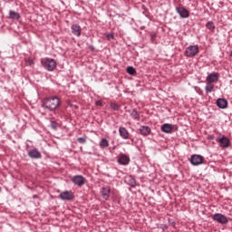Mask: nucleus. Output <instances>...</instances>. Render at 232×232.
Returning a JSON list of instances; mask_svg holds the SVG:
<instances>
[{"label":"nucleus","mask_w":232,"mask_h":232,"mask_svg":"<svg viewBox=\"0 0 232 232\" xmlns=\"http://www.w3.org/2000/svg\"><path fill=\"white\" fill-rule=\"evenodd\" d=\"M218 142H219L220 148H223V149L227 148L231 144V141L229 140V138L226 137L225 135H223L219 139Z\"/></svg>","instance_id":"9b49d317"},{"label":"nucleus","mask_w":232,"mask_h":232,"mask_svg":"<svg viewBox=\"0 0 232 232\" xmlns=\"http://www.w3.org/2000/svg\"><path fill=\"white\" fill-rule=\"evenodd\" d=\"M50 128H52V130H57V128H59V123L55 121H50Z\"/></svg>","instance_id":"a878e982"},{"label":"nucleus","mask_w":232,"mask_h":232,"mask_svg":"<svg viewBox=\"0 0 232 232\" xmlns=\"http://www.w3.org/2000/svg\"><path fill=\"white\" fill-rule=\"evenodd\" d=\"M111 108L112 110H114V111H119V110H120L119 104H117V103H115V102H111Z\"/></svg>","instance_id":"bb28decb"},{"label":"nucleus","mask_w":232,"mask_h":232,"mask_svg":"<svg viewBox=\"0 0 232 232\" xmlns=\"http://www.w3.org/2000/svg\"><path fill=\"white\" fill-rule=\"evenodd\" d=\"M212 219L215 222H218V224H221V225H226L229 222V220L227 219V217H226V215L222 214V213H216L213 215Z\"/></svg>","instance_id":"20e7f679"},{"label":"nucleus","mask_w":232,"mask_h":232,"mask_svg":"<svg viewBox=\"0 0 232 232\" xmlns=\"http://www.w3.org/2000/svg\"><path fill=\"white\" fill-rule=\"evenodd\" d=\"M42 64L47 72H53V70L57 68V62L53 60V58H44Z\"/></svg>","instance_id":"f03ea898"},{"label":"nucleus","mask_w":232,"mask_h":232,"mask_svg":"<svg viewBox=\"0 0 232 232\" xmlns=\"http://www.w3.org/2000/svg\"><path fill=\"white\" fill-rule=\"evenodd\" d=\"M72 34L73 35H76V37H81V34L82 32V29L81 28V25L75 24L71 26Z\"/></svg>","instance_id":"f8f14e48"},{"label":"nucleus","mask_w":232,"mask_h":232,"mask_svg":"<svg viewBox=\"0 0 232 232\" xmlns=\"http://www.w3.org/2000/svg\"><path fill=\"white\" fill-rule=\"evenodd\" d=\"M26 63L29 66H32V64H34V58L32 57L27 58Z\"/></svg>","instance_id":"c756f323"},{"label":"nucleus","mask_w":232,"mask_h":232,"mask_svg":"<svg viewBox=\"0 0 232 232\" xmlns=\"http://www.w3.org/2000/svg\"><path fill=\"white\" fill-rule=\"evenodd\" d=\"M176 12L181 19H188V17H189V11H188L184 6H177Z\"/></svg>","instance_id":"0eeeda50"},{"label":"nucleus","mask_w":232,"mask_h":232,"mask_svg":"<svg viewBox=\"0 0 232 232\" xmlns=\"http://www.w3.org/2000/svg\"><path fill=\"white\" fill-rule=\"evenodd\" d=\"M217 106L218 108H220L221 110H226L227 108V100L224 98H218L217 100Z\"/></svg>","instance_id":"dca6fc26"},{"label":"nucleus","mask_w":232,"mask_h":232,"mask_svg":"<svg viewBox=\"0 0 232 232\" xmlns=\"http://www.w3.org/2000/svg\"><path fill=\"white\" fill-rule=\"evenodd\" d=\"M129 113L133 121H140V114H139L136 109L129 111Z\"/></svg>","instance_id":"412c9836"},{"label":"nucleus","mask_w":232,"mask_h":232,"mask_svg":"<svg viewBox=\"0 0 232 232\" xmlns=\"http://www.w3.org/2000/svg\"><path fill=\"white\" fill-rule=\"evenodd\" d=\"M101 150H106L110 146V140L108 139L102 138L99 144Z\"/></svg>","instance_id":"4be33fe9"},{"label":"nucleus","mask_w":232,"mask_h":232,"mask_svg":"<svg viewBox=\"0 0 232 232\" xmlns=\"http://www.w3.org/2000/svg\"><path fill=\"white\" fill-rule=\"evenodd\" d=\"M202 162H204V157L201 155L194 154L190 158V164H192V166H200Z\"/></svg>","instance_id":"423d86ee"},{"label":"nucleus","mask_w":232,"mask_h":232,"mask_svg":"<svg viewBox=\"0 0 232 232\" xmlns=\"http://www.w3.org/2000/svg\"><path fill=\"white\" fill-rule=\"evenodd\" d=\"M119 133H120V137L122 138L123 140H128V139H130V132L126 128L120 127Z\"/></svg>","instance_id":"4468645a"},{"label":"nucleus","mask_w":232,"mask_h":232,"mask_svg":"<svg viewBox=\"0 0 232 232\" xmlns=\"http://www.w3.org/2000/svg\"><path fill=\"white\" fill-rule=\"evenodd\" d=\"M27 155L28 157H30V159H34V160L43 159V154H41V151H39V150H37L36 148L29 150L27 152Z\"/></svg>","instance_id":"6e6552de"},{"label":"nucleus","mask_w":232,"mask_h":232,"mask_svg":"<svg viewBox=\"0 0 232 232\" xmlns=\"http://www.w3.org/2000/svg\"><path fill=\"white\" fill-rule=\"evenodd\" d=\"M59 197L62 200L65 201L73 200V198H75L73 192L69 190L63 191L62 193H60Z\"/></svg>","instance_id":"1a4fd4ad"},{"label":"nucleus","mask_w":232,"mask_h":232,"mask_svg":"<svg viewBox=\"0 0 232 232\" xmlns=\"http://www.w3.org/2000/svg\"><path fill=\"white\" fill-rule=\"evenodd\" d=\"M95 104H96V106H102V102L96 101Z\"/></svg>","instance_id":"7c9ffc66"},{"label":"nucleus","mask_w":232,"mask_h":232,"mask_svg":"<svg viewBox=\"0 0 232 232\" xmlns=\"http://www.w3.org/2000/svg\"><path fill=\"white\" fill-rule=\"evenodd\" d=\"M140 135H143V137H148V135L151 133V128H150V126H140Z\"/></svg>","instance_id":"f3484780"},{"label":"nucleus","mask_w":232,"mask_h":232,"mask_svg":"<svg viewBox=\"0 0 232 232\" xmlns=\"http://www.w3.org/2000/svg\"><path fill=\"white\" fill-rule=\"evenodd\" d=\"M130 156L124 153H121L118 157V164L121 166H128V164H130Z\"/></svg>","instance_id":"9d476101"},{"label":"nucleus","mask_w":232,"mask_h":232,"mask_svg":"<svg viewBox=\"0 0 232 232\" xmlns=\"http://www.w3.org/2000/svg\"><path fill=\"white\" fill-rule=\"evenodd\" d=\"M207 81L211 83L218 82V73L211 72L210 74L208 75Z\"/></svg>","instance_id":"a211bd4d"},{"label":"nucleus","mask_w":232,"mask_h":232,"mask_svg":"<svg viewBox=\"0 0 232 232\" xmlns=\"http://www.w3.org/2000/svg\"><path fill=\"white\" fill-rule=\"evenodd\" d=\"M206 28H208V30H209L210 32H215V23L208 21L206 24Z\"/></svg>","instance_id":"b1692460"},{"label":"nucleus","mask_w":232,"mask_h":232,"mask_svg":"<svg viewBox=\"0 0 232 232\" xmlns=\"http://www.w3.org/2000/svg\"><path fill=\"white\" fill-rule=\"evenodd\" d=\"M9 19H12L13 21H19L21 19V14L15 11H9Z\"/></svg>","instance_id":"aec40b11"},{"label":"nucleus","mask_w":232,"mask_h":232,"mask_svg":"<svg viewBox=\"0 0 232 232\" xmlns=\"http://www.w3.org/2000/svg\"><path fill=\"white\" fill-rule=\"evenodd\" d=\"M72 182L74 184V186L81 188L86 184V178H84L82 175H75L72 178Z\"/></svg>","instance_id":"39448f33"},{"label":"nucleus","mask_w":232,"mask_h":232,"mask_svg":"<svg viewBox=\"0 0 232 232\" xmlns=\"http://www.w3.org/2000/svg\"><path fill=\"white\" fill-rule=\"evenodd\" d=\"M79 144H86V137H81L77 139Z\"/></svg>","instance_id":"c85d7f7f"},{"label":"nucleus","mask_w":232,"mask_h":232,"mask_svg":"<svg viewBox=\"0 0 232 232\" xmlns=\"http://www.w3.org/2000/svg\"><path fill=\"white\" fill-rule=\"evenodd\" d=\"M125 182L128 184V186H130V188H135V186H137V180H135L133 176L127 177L125 179Z\"/></svg>","instance_id":"6ab92c4d"},{"label":"nucleus","mask_w":232,"mask_h":232,"mask_svg":"<svg viewBox=\"0 0 232 232\" xmlns=\"http://www.w3.org/2000/svg\"><path fill=\"white\" fill-rule=\"evenodd\" d=\"M214 90H215V86L211 83L207 84L205 87L206 93H212V92H214Z\"/></svg>","instance_id":"5701e85b"},{"label":"nucleus","mask_w":232,"mask_h":232,"mask_svg":"<svg viewBox=\"0 0 232 232\" xmlns=\"http://www.w3.org/2000/svg\"><path fill=\"white\" fill-rule=\"evenodd\" d=\"M229 56L232 57V50L230 51Z\"/></svg>","instance_id":"473e14b6"},{"label":"nucleus","mask_w":232,"mask_h":232,"mask_svg":"<svg viewBox=\"0 0 232 232\" xmlns=\"http://www.w3.org/2000/svg\"><path fill=\"white\" fill-rule=\"evenodd\" d=\"M160 130L163 133H173V125L171 123H164L161 125Z\"/></svg>","instance_id":"2eb2a0df"},{"label":"nucleus","mask_w":232,"mask_h":232,"mask_svg":"<svg viewBox=\"0 0 232 232\" xmlns=\"http://www.w3.org/2000/svg\"><path fill=\"white\" fill-rule=\"evenodd\" d=\"M106 39L108 41H112V39H115V35L113 34V33H110L106 35Z\"/></svg>","instance_id":"cd10ccee"},{"label":"nucleus","mask_w":232,"mask_h":232,"mask_svg":"<svg viewBox=\"0 0 232 232\" xmlns=\"http://www.w3.org/2000/svg\"><path fill=\"white\" fill-rule=\"evenodd\" d=\"M198 52L199 50L198 45H189L186 48L184 55L185 57H195Z\"/></svg>","instance_id":"7ed1b4c3"},{"label":"nucleus","mask_w":232,"mask_h":232,"mask_svg":"<svg viewBox=\"0 0 232 232\" xmlns=\"http://www.w3.org/2000/svg\"><path fill=\"white\" fill-rule=\"evenodd\" d=\"M89 48H90V50H91L92 52H93V50H95V47H93V45H90Z\"/></svg>","instance_id":"2f4dec72"},{"label":"nucleus","mask_w":232,"mask_h":232,"mask_svg":"<svg viewBox=\"0 0 232 232\" xmlns=\"http://www.w3.org/2000/svg\"><path fill=\"white\" fill-rule=\"evenodd\" d=\"M127 73H129V75H136L137 70H135L133 66H129L127 67Z\"/></svg>","instance_id":"393cba45"},{"label":"nucleus","mask_w":232,"mask_h":232,"mask_svg":"<svg viewBox=\"0 0 232 232\" xmlns=\"http://www.w3.org/2000/svg\"><path fill=\"white\" fill-rule=\"evenodd\" d=\"M102 197L104 198V200H108L110 198V193H111V188L110 187H103L102 188L100 191Z\"/></svg>","instance_id":"ddd939ff"},{"label":"nucleus","mask_w":232,"mask_h":232,"mask_svg":"<svg viewBox=\"0 0 232 232\" xmlns=\"http://www.w3.org/2000/svg\"><path fill=\"white\" fill-rule=\"evenodd\" d=\"M61 104H63V102H61V99L59 97L50 96L43 100L42 108H44V110H45L46 111L55 113L58 108H61Z\"/></svg>","instance_id":"f257e3e1"}]
</instances>
